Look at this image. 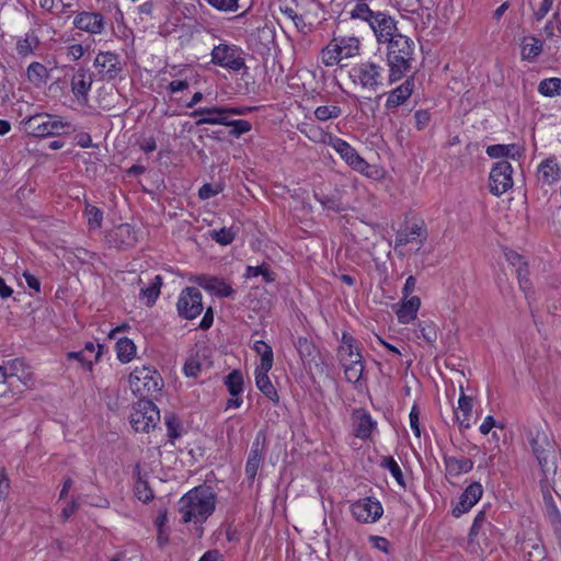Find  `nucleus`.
Listing matches in <instances>:
<instances>
[{
  "instance_id": "a211bd4d",
  "label": "nucleus",
  "mask_w": 561,
  "mask_h": 561,
  "mask_svg": "<svg viewBox=\"0 0 561 561\" xmlns=\"http://www.w3.org/2000/svg\"><path fill=\"white\" fill-rule=\"evenodd\" d=\"M483 489L479 482H473L466 488L461 494L458 504L453 510L456 517L467 513L482 496Z\"/></svg>"
},
{
  "instance_id": "423d86ee",
  "label": "nucleus",
  "mask_w": 561,
  "mask_h": 561,
  "mask_svg": "<svg viewBox=\"0 0 561 561\" xmlns=\"http://www.w3.org/2000/svg\"><path fill=\"white\" fill-rule=\"evenodd\" d=\"M360 50V42L355 36H337L322 49V62L332 67L339 65L343 59L357 56Z\"/></svg>"
},
{
  "instance_id": "0e129e2a",
  "label": "nucleus",
  "mask_w": 561,
  "mask_h": 561,
  "mask_svg": "<svg viewBox=\"0 0 561 561\" xmlns=\"http://www.w3.org/2000/svg\"><path fill=\"white\" fill-rule=\"evenodd\" d=\"M68 359H76L80 362L83 366H85L89 370L92 369L93 359L85 355V351H78V352H69L67 354Z\"/></svg>"
},
{
  "instance_id": "052dcab7",
  "label": "nucleus",
  "mask_w": 561,
  "mask_h": 561,
  "mask_svg": "<svg viewBox=\"0 0 561 561\" xmlns=\"http://www.w3.org/2000/svg\"><path fill=\"white\" fill-rule=\"evenodd\" d=\"M221 191H222L221 185H219V184L213 185V184L206 183L198 190V197L201 199H208L210 197L216 196Z\"/></svg>"
},
{
  "instance_id": "6e6d98bb",
  "label": "nucleus",
  "mask_w": 561,
  "mask_h": 561,
  "mask_svg": "<svg viewBox=\"0 0 561 561\" xmlns=\"http://www.w3.org/2000/svg\"><path fill=\"white\" fill-rule=\"evenodd\" d=\"M135 493L139 501L147 503L148 501L153 499V492L149 488L148 482L141 479L135 484Z\"/></svg>"
},
{
  "instance_id": "6e6552de",
  "label": "nucleus",
  "mask_w": 561,
  "mask_h": 561,
  "mask_svg": "<svg viewBox=\"0 0 561 561\" xmlns=\"http://www.w3.org/2000/svg\"><path fill=\"white\" fill-rule=\"evenodd\" d=\"M129 419L136 432L149 433L160 421V412L151 400L139 399L133 405Z\"/></svg>"
},
{
  "instance_id": "9d476101",
  "label": "nucleus",
  "mask_w": 561,
  "mask_h": 561,
  "mask_svg": "<svg viewBox=\"0 0 561 561\" xmlns=\"http://www.w3.org/2000/svg\"><path fill=\"white\" fill-rule=\"evenodd\" d=\"M513 168L506 160L497 161L489 174V188L494 196H501L513 187Z\"/></svg>"
},
{
  "instance_id": "9b49d317",
  "label": "nucleus",
  "mask_w": 561,
  "mask_h": 561,
  "mask_svg": "<svg viewBox=\"0 0 561 561\" xmlns=\"http://www.w3.org/2000/svg\"><path fill=\"white\" fill-rule=\"evenodd\" d=\"M5 383L11 390L21 391L20 386H28L33 380L31 367L21 358L9 360L2 366Z\"/></svg>"
},
{
  "instance_id": "4d7b16f0",
  "label": "nucleus",
  "mask_w": 561,
  "mask_h": 561,
  "mask_svg": "<svg viewBox=\"0 0 561 561\" xmlns=\"http://www.w3.org/2000/svg\"><path fill=\"white\" fill-rule=\"evenodd\" d=\"M164 420L168 428V436L171 439L180 437L179 428L181 426V423L179 419L173 413H169L165 415Z\"/></svg>"
},
{
  "instance_id": "4468645a",
  "label": "nucleus",
  "mask_w": 561,
  "mask_h": 561,
  "mask_svg": "<svg viewBox=\"0 0 561 561\" xmlns=\"http://www.w3.org/2000/svg\"><path fill=\"white\" fill-rule=\"evenodd\" d=\"M327 138L329 140V146L332 147L355 171L364 172L368 168V163L348 142L336 136H327Z\"/></svg>"
},
{
  "instance_id": "7ed1b4c3",
  "label": "nucleus",
  "mask_w": 561,
  "mask_h": 561,
  "mask_svg": "<svg viewBox=\"0 0 561 561\" xmlns=\"http://www.w3.org/2000/svg\"><path fill=\"white\" fill-rule=\"evenodd\" d=\"M387 64L389 67V84L402 79L412 69L415 44L405 35L396 33L387 41Z\"/></svg>"
},
{
  "instance_id": "b1692460",
  "label": "nucleus",
  "mask_w": 561,
  "mask_h": 561,
  "mask_svg": "<svg viewBox=\"0 0 561 561\" xmlns=\"http://www.w3.org/2000/svg\"><path fill=\"white\" fill-rule=\"evenodd\" d=\"M538 175L542 183L548 185L559 181L561 178V169L557 159L550 157L543 160L538 167Z\"/></svg>"
},
{
  "instance_id": "a19ab883",
  "label": "nucleus",
  "mask_w": 561,
  "mask_h": 561,
  "mask_svg": "<svg viewBox=\"0 0 561 561\" xmlns=\"http://www.w3.org/2000/svg\"><path fill=\"white\" fill-rule=\"evenodd\" d=\"M26 75L28 81L35 85L45 83L48 78L47 68L43 64L37 61L32 62L27 67Z\"/></svg>"
},
{
  "instance_id": "bb28decb",
  "label": "nucleus",
  "mask_w": 561,
  "mask_h": 561,
  "mask_svg": "<svg viewBox=\"0 0 561 561\" xmlns=\"http://www.w3.org/2000/svg\"><path fill=\"white\" fill-rule=\"evenodd\" d=\"M92 75L79 69L71 79V89L77 98H87L92 85Z\"/></svg>"
},
{
  "instance_id": "a18cd8bd",
  "label": "nucleus",
  "mask_w": 561,
  "mask_h": 561,
  "mask_svg": "<svg viewBox=\"0 0 561 561\" xmlns=\"http://www.w3.org/2000/svg\"><path fill=\"white\" fill-rule=\"evenodd\" d=\"M225 126H230L231 129L229 131V135L237 138L245 133H249L252 129V124L249 121L231 119V117H228V119H226Z\"/></svg>"
},
{
  "instance_id": "603ef678",
  "label": "nucleus",
  "mask_w": 561,
  "mask_h": 561,
  "mask_svg": "<svg viewBox=\"0 0 561 561\" xmlns=\"http://www.w3.org/2000/svg\"><path fill=\"white\" fill-rule=\"evenodd\" d=\"M310 140L314 142H322L329 145L327 136H334L331 133H325L317 126H309L308 129H300Z\"/></svg>"
},
{
  "instance_id": "ddd939ff",
  "label": "nucleus",
  "mask_w": 561,
  "mask_h": 561,
  "mask_svg": "<svg viewBox=\"0 0 561 561\" xmlns=\"http://www.w3.org/2000/svg\"><path fill=\"white\" fill-rule=\"evenodd\" d=\"M179 314L187 320L198 317L204 307L202 302V294L198 288L186 287L184 288L176 302Z\"/></svg>"
},
{
  "instance_id": "f257e3e1",
  "label": "nucleus",
  "mask_w": 561,
  "mask_h": 561,
  "mask_svg": "<svg viewBox=\"0 0 561 561\" xmlns=\"http://www.w3.org/2000/svg\"><path fill=\"white\" fill-rule=\"evenodd\" d=\"M348 14L352 20L365 23L378 44H386L398 32L396 19L385 11L371 9L366 0H356Z\"/></svg>"
},
{
  "instance_id": "de8ad7c7",
  "label": "nucleus",
  "mask_w": 561,
  "mask_h": 561,
  "mask_svg": "<svg viewBox=\"0 0 561 561\" xmlns=\"http://www.w3.org/2000/svg\"><path fill=\"white\" fill-rule=\"evenodd\" d=\"M381 467L389 470L391 476L394 478L397 483L401 486H405L403 473L398 462L391 457H385L381 461Z\"/></svg>"
},
{
  "instance_id": "774afa93",
  "label": "nucleus",
  "mask_w": 561,
  "mask_h": 561,
  "mask_svg": "<svg viewBox=\"0 0 561 561\" xmlns=\"http://www.w3.org/2000/svg\"><path fill=\"white\" fill-rule=\"evenodd\" d=\"M414 118H415L416 128L421 130L428 125V123L431 121V114L426 110H419L415 112Z\"/></svg>"
},
{
  "instance_id": "864d4df0",
  "label": "nucleus",
  "mask_w": 561,
  "mask_h": 561,
  "mask_svg": "<svg viewBox=\"0 0 561 561\" xmlns=\"http://www.w3.org/2000/svg\"><path fill=\"white\" fill-rule=\"evenodd\" d=\"M317 201L327 209L333 210L335 213H340L344 210L341 199L335 195L330 196H318L316 195Z\"/></svg>"
},
{
  "instance_id": "f8f14e48",
  "label": "nucleus",
  "mask_w": 561,
  "mask_h": 561,
  "mask_svg": "<svg viewBox=\"0 0 561 561\" xmlns=\"http://www.w3.org/2000/svg\"><path fill=\"white\" fill-rule=\"evenodd\" d=\"M211 61L220 67L240 71L247 68L241 50L234 45L219 44L211 51Z\"/></svg>"
},
{
  "instance_id": "49530a36",
  "label": "nucleus",
  "mask_w": 561,
  "mask_h": 561,
  "mask_svg": "<svg viewBox=\"0 0 561 561\" xmlns=\"http://www.w3.org/2000/svg\"><path fill=\"white\" fill-rule=\"evenodd\" d=\"M543 34L547 38H558L561 36V19L559 12L552 14L543 27Z\"/></svg>"
},
{
  "instance_id": "e433bc0d",
  "label": "nucleus",
  "mask_w": 561,
  "mask_h": 561,
  "mask_svg": "<svg viewBox=\"0 0 561 561\" xmlns=\"http://www.w3.org/2000/svg\"><path fill=\"white\" fill-rule=\"evenodd\" d=\"M162 277L160 275H156L149 286L140 289V299H146V305L152 306L160 295Z\"/></svg>"
},
{
  "instance_id": "6ab92c4d",
  "label": "nucleus",
  "mask_w": 561,
  "mask_h": 561,
  "mask_svg": "<svg viewBox=\"0 0 561 561\" xmlns=\"http://www.w3.org/2000/svg\"><path fill=\"white\" fill-rule=\"evenodd\" d=\"M192 117H198L195 122L197 126L204 124L210 125H225L227 117L226 107L213 106V107H201L191 113Z\"/></svg>"
},
{
  "instance_id": "680f3d73",
  "label": "nucleus",
  "mask_w": 561,
  "mask_h": 561,
  "mask_svg": "<svg viewBox=\"0 0 561 561\" xmlns=\"http://www.w3.org/2000/svg\"><path fill=\"white\" fill-rule=\"evenodd\" d=\"M421 0H396L399 11L415 13L420 8Z\"/></svg>"
},
{
  "instance_id": "8fccbe9b",
  "label": "nucleus",
  "mask_w": 561,
  "mask_h": 561,
  "mask_svg": "<svg viewBox=\"0 0 561 561\" xmlns=\"http://www.w3.org/2000/svg\"><path fill=\"white\" fill-rule=\"evenodd\" d=\"M85 217L90 229H98L102 225L103 213L95 206L88 205L85 207Z\"/></svg>"
},
{
  "instance_id": "f704fd0d",
  "label": "nucleus",
  "mask_w": 561,
  "mask_h": 561,
  "mask_svg": "<svg viewBox=\"0 0 561 561\" xmlns=\"http://www.w3.org/2000/svg\"><path fill=\"white\" fill-rule=\"evenodd\" d=\"M542 51V43L535 36L524 37L522 42V58L534 61Z\"/></svg>"
},
{
  "instance_id": "0eeeda50",
  "label": "nucleus",
  "mask_w": 561,
  "mask_h": 561,
  "mask_svg": "<svg viewBox=\"0 0 561 561\" xmlns=\"http://www.w3.org/2000/svg\"><path fill=\"white\" fill-rule=\"evenodd\" d=\"M26 133L34 137H48L60 135L61 130L68 126L59 117L46 113H39L28 116L22 121Z\"/></svg>"
},
{
  "instance_id": "2eb2a0df",
  "label": "nucleus",
  "mask_w": 561,
  "mask_h": 561,
  "mask_svg": "<svg viewBox=\"0 0 561 561\" xmlns=\"http://www.w3.org/2000/svg\"><path fill=\"white\" fill-rule=\"evenodd\" d=\"M354 518L359 523H375L382 513V506L379 501L373 497L362 499L351 506Z\"/></svg>"
},
{
  "instance_id": "dca6fc26",
  "label": "nucleus",
  "mask_w": 561,
  "mask_h": 561,
  "mask_svg": "<svg viewBox=\"0 0 561 561\" xmlns=\"http://www.w3.org/2000/svg\"><path fill=\"white\" fill-rule=\"evenodd\" d=\"M94 66L106 80L115 79L122 71L118 56L110 51L99 53L95 57Z\"/></svg>"
},
{
  "instance_id": "4c0bfd02",
  "label": "nucleus",
  "mask_w": 561,
  "mask_h": 561,
  "mask_svg": "<svg viewBox=\"0 0 561 561\" xmlns=\"http://www.w3.org/2000/svg\"><path fill=\"white\" fill-rule=\"evenodd\" d=\"M253 348L261 357V363L257 368H261L263 370H271L273 367L272 347L266 342L260 340L254 342Z\"/></svg>"
},
{
  "instance_id": "3c124183",
  "label": "nucleus",
  "mask_w": 561,
  "mask_h": 561,
  "mask_svg": "<svg viewBox=\"0 0 561 561\" xmlns=\"http://www.w3.org/2000/svg\"><path fill=\"white\" fill-rule=\"evenodd\" d=\"M262 462H263L262 456H255V455L249 454L247 463H245V476L250 481H254V479L257 474V470L261 467Z\"/></svg>"
},
{
  "instance_id": "bf43d9fd",
  "label": "nucleus",
  "mask_w": 561,
  "mask_h": 561,
  "mask_svg": "<svg viewBox=\"0 0 561 561\" xmlns=\"http://www.w3.org/2000/svg\"><path fill=\"white\" fill-rule=\"evenodd\" d=\"M265 440H266L265 434L262 431H260L256 434V436L251 445V449H250L249 454L263 457L264 449H265Z\"/></svg>"
},
{
  "instance_id": "c85d7f7f",
  "label": "nucleus",
  "mask_w": 561,
  "mask_h": 561,
  "mask_svg": "<svg viewBox=\"0 0 561 561\" xmlns=\"http://www.w3.org/2000/svg\"><path fill=\"white\" fill-rule=\"evenodd\" d=\"M404 299L405 300L402 302V305L397 311V317L399 319V322L409 323L415 319L421 306V300L417 296H412L410 298Z\"/></svg>"
},
{
  "instance_id": "5fc2aeb1",
  "label": "nucleus",
  "mask_w": 561,
  "mask_h": 561,
  "mask_svg": "<svg viewBox=\"0 0 561 561\" xmlns=\"http://www.w3.org/2000/svg\"><path fill=\"white\" fill-rule=\"evenodd\" d=\"M280 12L287 16L295 24L296 28L304 32L306 28V22L302 15L298 14L293 8L285 5L280 7Z\"/></svg>"
},
{
  "instance_id": "473e14b6",
  "label": "nucleus",
  "mask_w": 561,
  "mask_h": 561,
  "mask_svg": "<svg viewBox=\"0 0 561 561\" xmlns=\"http://www.w3.org/2000/svg\"><path fill=\"white\" fill-rule=\"evenodd\" d=\"M416 238H421L420 243L426 239V230L423 225H413L409 230H401L397 233L396 248L407 245L414 241Z\"/></svg>"
},
{
  "instance_id": "2f4dec72",
  "label": "nucleus",
  "mask_w": 561,
  "mask_h": 561,
  "mask_svg": "<svg viewBox=\"0 0 561 561\" xmlns=\"http://www.w3.org/2000/svg\"><path fill=\"white\" fill-rule=\"evenodd\" d=\"M472 410V399L465 393H461L458 400V408L455 411V416L460 427L469 428L470 427V415Z\"/></svg>"
},
{
  "instance_id": "393cba45",
  "label": "nucleus",
  "mask_w": 561,
  "mask_h": 561,
  "mask_svg": "<svg viewBox=\"0 0 561 561\" xmlns=\"http://www.w3.org/2000/svg\"><path fill=\"white\" fill-rule=\"evenodd\" d=\"M110 237L117 247L129 248L137 242V236L134 228L128 224H123L113 229Z\"/></svg>"
},
{
  "instance_id": "09e8293b",
  "label": "nucleus",
  "mask_w": 561,
  "mask_h": 561,
  "mask_svg": "<svg viewBox=\"0 0 561 561\" xmlns=\"http://www.w3.org/2000/svg\"><path fill=\"white\" fill-rule=\"evenodd\" d=\"M211 239L221 245H228L232 243L236 238V231L233 228H221L219 230H213L210 232Z\"/></svg>"
},
{
  "instance_id": "338daca9",
  "label": "nucleus",
  "mask_w": 561,
  "mask_h": 561,
  "mask_svg": "<svg viewBox=\"0 0 561 561\" xmlns=\"http://www.w3.org/2000/svg\"><path fill=\"white\" fill-rule=\"evenodd\" d=\"M183 370L187 377H197L201 371V363L195 358H190L185 362Z\"/></svg>"
},
{
  "instance_id": "c756f323",
  "label": "nucleus",
  "mask_w": 561,
  "mask_h": 561,
  "mask_svg": "<svg viewBox=\"0 0 561 561\" xmlns=\"http://www.w3.org/2000/svg\"><path fill=\"white\" fill-rule=\"evenodd\" d=\"M270 370H263L261 368H256L255 370V383L259 390L271 401L278 402L279 397L278 393L271 382V379L268 377Z\"/></svg>"
},
{
  "instance_id": "1a4fd4ad",
  "label": "nucleus",
  "mask_w": 561,
  "mask_h": 561,
  "mask_svg": "<svg viewBox=\"0 0 561 561\" xmlns=\"http://www.w3.org/2000/svg\"><path fill=\"white\" fill-rule=\"evenodd\" d=\"M354 82L363 89L377 91L382 85L383 67L373 61H364L353 68Z\"/></svg>"
},
{
  "instance_id": "a878e982",
  "label": "nucleus",
  "mask_w": 561,
  "mask_h": 561,
  "mask_svg": "<svg viewBox=\"0 0 561 561\" xmlns=\"http://www.w3.org/2000/svg\"><path fill=\"white\" fill-rule=\"evenodd\" d=\"M446 474L453 478L459 477L462 473H467L472 470L473 461L461 457L457 458L448 456L444 458Z\"/></svg>"
},
{
  "instance_id": "cd10ccee",
  "label": "nucleus",
  "mask_w": 561,
  "mask_h": 561,
  "mask_svg": "<svg viewBox=\"0 0 561 561\" xmlns=\"http://www.w3.org/2000/svg\"><path fill=\"white\" fill-rule=\"evenodd\" d=\"M508 260L513 263V264H516L518 263V267L516 268V274H517V278H518V283H519V287L520 289L525 293V297L527 300H529L531 294H533V290H531V284L529 282V278H528V267H527V264L525 262H523V257L517 254V253H513Z\"/></svg>"
},
{
  "instance_id": "c9c22d12",
  "label": "nucleus",
  "mask_w": 561,
  "mask_h": 561,
  "mask_svg": "<svg viewBox=\"0 0 561 561\" xmlns=\"http://www.w3.org/2000/svg\"><path fill=\"white\" fill-rule=\"evenodd\" d=\"M39 46V39L34 33H27L16 42V53L21 57H27Z\"/></svg>"
},
{
  "instance_id": "c03bdc74",
  "label": "nucleus",
  "mask_w": 561,
  "mask_h": 561,
  "mask_svg": "<svg viewBox=\"0 0 561 561\" xmlns=\"http://www.w3.org/2000/svg\"><path fill=\"white\" fill-rule=\"evenodd\" d=\"M225 385L231 396L237 397L243 391V377L238 370L230 373L225 380Z\"/></svg>"
},
{
  "instance_id": "39448f33",
  "label": "nucleus",
  "mask_w": 561,
  "mask_h": 561,
  "mask_svg": "<svg viewBox=\"0 0 561 561\" xmlns=\"http://www.w3.org/2000/svg\"><path fill=\"white\" fill-rule=\"evenodd\" d=\"M528 440L542 473L548 477L557 469L554 444L545 431L530 430Z\"/></svg>"
},
{
  "instance_id": "5701e85b",
  "label": "nucleus",
  "mask_w": 561,
  "mask_h": 561,
  "mask_svg": "<svg viewBox=\"0 0 561 561\" xmlns=\"http://www.w3.org/2000/svg\"><path fill=\"white\" fill-rule=\"evenodd\" d=\"M413 88V78H408L401 85L391 91L386 101V107L391 110L403 104L411 96Z\"/></svg>"
},
{
  "instance_id": "4be33fe9",
  "label": "nucleus",
  "mask_w": 561,
  "mask_h": 561,
  "mask_svg": "<svg viewBox=\"0 0 561 561\" xmlns=\"http://www.w3.org/2000/svg\"><path fill=\"white\" fill-rule=\"evenodd\" d=\"M353 420L355 422V436L358 438H368L376 427V422H374L370 414L363 409L354 411Z\"/></svg>"
},
{
  "instance_id": "7c9ffc66",
  "label": "nucleus",
  "mask_w": 561,
  "mask_h": 561,
  "mask_svg": "<svg viewBox=\"0 0 561 561\" xmlns=\"http://www.w3.org/2000/svg\"><path fill=\"white\" fill-rule=\"evenodd\" d=\"M342 366L344 367V375L346 380L354 383L356 388H360L365 368L363 358L356 357V359L345 362V364H342Z\"/></svg>"
},
{
  "instance_id": "aec40b11",
  "label": "nucleus",
  "mask_w": 561,
  "mask_h": 561,
  "mask_svg": "<svg viewBox=\"0 0 561 561\" xmlns=\"http://www.w3.org/2000/svg\"><path fill=\"white\" fill-rule=\"evenodd\" d=\"M196 283L198 284V286L215 294L218 297H230L234 293V290L228 283L217 277L199 275L196 278Z\"/></svg>"
},
{
  "instance_id": "ea45409f",
  "label": "nucleus",
  "mask_w": 561,
  "mask_h": 561,
  "mask_svg": "<svg viewBox=\"0 0 561 561\" xmlns=\"http://www.w3.org/2000/svg\"><path fill=\"white\" fill-rule=\"evenodd\" d=\"M117 358L122 363L130 362L136 354V346L134 342L127 337L119 339L116 343Z\"/></svg>"
},
{
  "instance_id": "72a5a7b5",
  "label": "nucleus",
  "mask_w": 561,
  "mask_h": 561,
  "mask_svg": "<svg viewBox=\"0 0 561 561\" xmlns=\"http://www.w3.org/2000/svg\"><path fill=\"white\" fill-rule=\"evenodd\" d=\"M486 153L493 159L511 158L516 160L520 157L519 147L515 144L511 145H491L486 148Z\"/></svg>"
},
{
  "instance_id": "f03ea898",
  "label": "nucleus",
  "mask_w": 561,
  "mask_h": 561,
  "mask_svg": "<svg viewBox=\"0 0 561 561\" xmlns=\"http://www.w3.org/2000/svg\"><path fill=\"white\" fill-rule=\"evenodd\" d=\"M216 495L210 486L199 485L186 494L179 502L181 522L184 524L204 523L215 511Z\"/></svg>"
},
{
  "instance_id": "f3484780",
  "label": "nucleus",
  "mask_w": 561,
  "mask_h": 561,
  "mask_svg": "<svg viewBox=\"0 0 561 561\" xmlns=\"http://www.w3.org/2000/svg\"><path fill=\"white\" fill-rule=\"evenodd\" d=\"M73 25L90 34H101L104 31V16L98 12H81L76 15Z\"/></svg>"
},
{
  "instance_id": "69168bd1",
  "label": "nucleus",
  "mask_w": 561,
  "mask_h": 561,
  "mask_svg": "<svg viewBox=\"0 0 561 561\" xmlns=\"http://www.w3.org/2000/svg\"><path fill=\"white\" fill-rule=\"evenodd\" d=\"M485 513L483 511H480L474 519H473V523H472V526L470 528V531H469V538L470 540H473V538L478 535L480 528L482 527V525L485 523Z\"/></svg>"
},
{
  "instance_id": "13d9d810",
  "label": "nucleus",
  "mask_w": 561,
  "mask_h": 561,
  "mask_svg": "<svg viewBox=\"0 0 561 561\" xmlns=\"http://www.w3.org/2000/svg\"><path fill=\"white\" fill-rule=\"evenodd\" d=\"M420 336L423 337L428 344H434L437 340L436 327L433 323H421Z\"/></svg>"
},
{
  "instance_id": "58836bf2",
  "label": "nucleus",
  "mask_w": 561,
  "mask_h": 561,
  "mask_svg": "<svg viewBox=\"0 0 561 561\" xmlns=\"http://www.w3.org/2000/svg\"><path fill=\"white\" fill-rule=\"evenodd\" d=\"M295 346L304 363H311L314 359L317 348L309 339L298 337Z\"/></svg>"
},
{
  "instance_id": "20e7f679",
  "label": "nucleus",
  "mask_w": 561,
  "mask_h": 561,
  "mask_svg": "<svg viewBox=\"0 0 561 561\" xmlns=\"http://www.w3.org/2000/svg\"><path fill=\"white\" fill-rule=\"evenodd\" d=\"M129 387L135 396L144 400H150L149 398L161 391L163 380L154 368L141 366L136 367L130 374Z\"/></svg>"
},
{
  "instance_id": "79ce46f5",
  "label": "nucleus",
  "mask_w": 561,
  "mask_h": 561,
  "mask_svg": "<svg viewBox=\"0 0 561 561\" xmlns=\"http://www.w3.org/2000/svg\"><path fill=\"white\" fill-rule=\"evenodd\" d=\"M538 92L548 98L561 95V79L560 78H548L540 81L538 85Z\"/></svg>"
},
{
  "instance_id": "412c9836",
  "label": "nucleus",
  "mask_w": 561,
  "mask_h": 561,
  "mask_svg": "<svg viewBox=\"0 0 561 561\" xmlns=\"http://www.w3.org/2000/svg\"><path fill=\"white\" fill-rule=\"evenodd\" d=\"M356 357L363 358L358 343L351 334L343 332L341 344L337 347V358L340 363L345 364V362H351L352 359H356Z\"/></svg>"
},
{
  "instance_id": "37998d69",
  "label": "nucleus",
  "mask_w": 561,
  "mask_h": 561,
  "mask_svg": "<svg viewBox=\"0 0 561 561\" xmlns=\"http://www.w3.org/2000/svg\"><path fill=\"white\" fill-rule=\"evenodd\" d=\"M342 108L337 105L330 104V105H320L318 106L313 115L314 117L320 122H327L330 119H335L342 115Z\"/></svg>"
},
{
  "instance_id": "e2e57ef3",
  "label": "nucleus",
  "mask_w": 561,
  "mask_h": 561,
  "mask_svg": "<svg viewBox=\"0 0 561 561\" xmlns=\"http://www.w3.org/2000/svg\"><path fill=\"white\" fill-rule=\"evenodd\" d=\"M210 5L221 11H236L238 0H207Z\"/></svg>"
}]
</instances>
